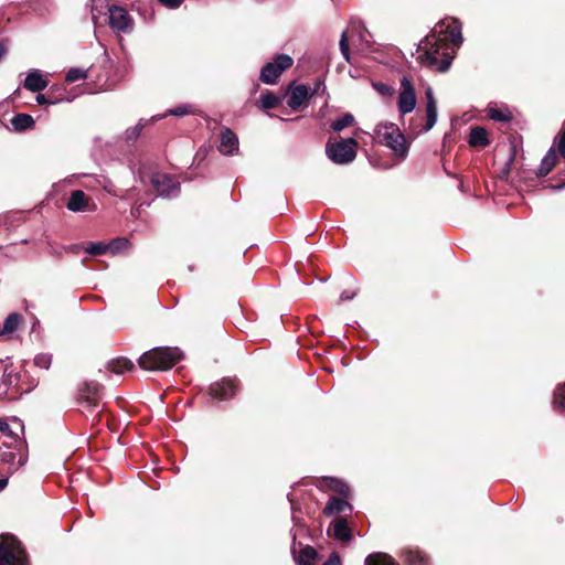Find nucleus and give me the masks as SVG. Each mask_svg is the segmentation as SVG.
I'll return each mask as SVG.
<instances>
[{"label": "nucleus", "mask_w": 565, "mask_h": 565, "mask_svg": "<svg viewBox=\"0 0 565 565\" xmlns=\"http://www.w3.org/2000/svg\"><path fill=\"white\" fill-rule=\"evenodd\" d=\"M332 535L334 536L335 540L342 542H348L351 540L352 533L348 525V522L344 519L339 518L333 521Z\"/></svg>", "instance_id": "6ab92c4d"}, {"label": "nucleus", "mask_w": 565, "mask_h": 565, "mask_svg": "<svg viewBox=\"0 0 565 565\" xmlns=\"http://www.w3.org/2000/svg\"><path fill=\"white\" fill-rule=\"evenodd\" d=\"M354 121V117L352 114H344L341 118L332 121L331 129L333 131H342L344 128L351 126Z\"/></svg>", "instance_id": "7c9ffc66"}, {"label": "nucleus", "mask_w": 565, "mask_h": 565, "mask_svg": "<svg viewBox=\"0 0 565 565\" xmlns=\"http://www.w3.org/2000/svg\"><path fill=\"white\" fill-rule=\"evenodd\" d=\"M553 407L565 413V384L557 386L554 392Z\"/></svg>", "instance_id": "c756f323"}, {"label": "nucleus", "mask_w": 565, "mask_h": 565, "mask_svg": "<svg viewBox=\"0 0 565 565\" xmlns=\"http://www.w3.org/2000/svg\"><path fill=\"white\" fill-rule=\"evenodd\" d=\"M13 447L17 449V452L4 451L1 455V460L4 463L9 465V469L11 470V472L19 470L28 461V451L25 449L26 448L25 441H19L17 444H13Z\"/></svg>", "instance_id": "9b49d317"}, {"label": "nucleus", "mask_w": 565, "mask_h": 565, "mask_svg": "<svg viewBox=\"0 0 565 565\" xmlns=\"http://www.w3.org/2000/svg\"><path fill=\"white\" fill-rule=\"evenodd\" d=\"M550 188L553 191H561V190L565 189V181L559 184H552V185H550Z\"/></svg>", "instance_id": "de8ad7c7"}, {"label": "nucleus", "mask_w": 565, "mask_h": 565, "mask_svg": "<svg viewBox=\"0 0 565 565\" xmlns=\"http://www.w3.org/2000/svg\"><path fill=\"white\" fill-rule=\"evenodd\" d=\"M7 53V46L3 41L0 40V61Z\"/></svg>", "instance_id": "49530a36"}, {"label": "nucleus", "mask_w": 565, "mask_h": 565, "mask_svg": "<svg viewBox=\"0 0 565 565\" xmlns=\"http://www.w3.org/2000/svg\"><path fill=\"white\" fill-rule=\"evenodd\" d=\"M107 370L115 374H124L134 367V363L126 358H117L110 360L107 365Z\"/></svg>", "instance_id": "b1692460"}, {"label": "nucleus", "mask_w": 565, "mask_h": 565, "mask_svg": "<svg viewBox=\"0 0 565 565\" xmlns=\"http://www.w3.org/2000/svg\"><path fill=\"white\" fill-rule=\"evenodd\" d=\"M66 206L72 212H93L97 209L96 204L82 190H75L71 193Z\"/></svg>", "instance_id": "ddd939ff"}, {"label": "nucleus", "mask_w": 565, "mask_h": 565, "mask_svg": "<svg viewBox=\"0 0 565 565\" xmlns=\"http://www.w3.org/2000/svg\"><path fill=\"white\" fill-rule=\"evenodd\" d=\"M310 97L308 86L300 85H291L289 89V99L287 102L288 106L292 109L299 108L308 98Z\"/></svg>", "instance_id": "f3484780"}, {"label": "nucleus", "mask_w": 565, "mask_h": 565, "mask_svg": "<svg viewBox=\"0 0 565 565\" xmlns=\"http://www.w3.org/2000/svg\"><path fill=\"white\" fill-rule=\"evenodd\" d=\"M236 384L233 380L223 379L210 386V395L218 401H226L236 394Z\"/></svg>", "instance_id": "4468645a"}, {"label": "nucleus", "mask_w": 565, "mask_h": 565, "mask_svg": "<svg viewBox=\"0 0 565 565\" xmlns=\"http://www.w3.org/2000/svg\"><path fill=\"white\" fill-rule=\"evenodd\" d=\"M294 63L291 56L287 54H279L275 57L273 62H268L265 64L259 74V79L264 84L273 85L276 84L278 77L281 73L288 70Z\"/></svg>", "instance_id": "423d86ee"}, {"label": "nucleus", "mask_w": 565, "mask_h": 565, "mask_svg": "<svg viewBox=\"0 0 565 565\" xmlns=\"http://www.w3.org/2000/svg\"><path fill=\"white\" fill-rule=\"evenodd\" d=\"M100 386L97 383H84L78 390L77 403L85 409L94 411L98 408L100 402Z\"/></svg>", "instance_id": "9d476101"}, {"label": "nucleus", "mask_w": 565, "mask_h": 565, "mask_svg": "<svg viewBox=\"0 0 565 565\" xmlns=\"http://www.w3.org/2000/svg\"><path fill=\"white\" fill-rule=\"evenodd\" d=\"M340 51L347 62H350V49L348 43L347 32H342L340 39Z\"/></svg>", "instance_id": "58836bf2"}, {"label": "nucleus", "mask_w": 565, "mask_h": 565, "mask_svg": "<svg viewBox=\"0 0 565 565\" xmlns=\"http://www.w3.org/2000/svg\"><path fill=\"white\" fill-rule=\"evenodd\" d=\"M36 102H38L40 105H44V104H46V103H47V100H46V98H45V96H44L43 94H39V95L36 96Z\"/></svg>", "instance_id": "09e8293b"}, {"label": "nucleus", "mask_w": 565, "mask_h": 565, "mask_svg": "<svg viewBox=\"0 0 565 565\" xmlns=\"http://www.w3.org/2000/svg\"><path fill=\"white\" fill-rule=\"evenodd\" d=\"M559 153L565 158V127L559 131L555 138Z\"/></svg>", "instance_id": "ea45409f"}, {"label": "nucleus", "mask_w": 565, "mask_h": 565, "mask_svg": "<svg viewBox=\"0 0 565 565\" xmlns=\"http://www.w3.org/2000/svg\"><path fill=\"white\" fill-rule=\"evenodd\" d=\"M374 87L383 96H391L394 94V88L387 84L377 83L374 84Z\"/></svg>", "instance_id": "79ce46f5"}, {"label": "nucleus", "mask_w": 565, "mask_h": 565, "mask_svg": "<svg viewBox=\"0 0 565 565\" xmlns=\"http://www.w3.org/2000/svg\"><path fill=\"white\" fill-rule=\"evenodd\" d=\"M417 104L415 87L407 76L401 79V90L397 98V109L401 115L411 114Z\"/></svg>", "instance_id": "6e6552de"}, {"label": "nucleus", "mask_w": 565, "mask_h": 565, "mask_svg": "<svg viewBox=\"0 0 565 565\" xmlns=\"http://www.w3.org/2000/svg\"><path fill=\"white\" fill-rule=\"evenodd\" d=\"M162 6L169 8V9H177L179 8L183 0H158Z\"/></svg>", "instance_id": "37998d69"}, {"label": "nucleus", "mask_w": 565, "mask_h": 565, "mask_svg": "<svg viewBox=\"0 0 565 565\" xmlns=\"http://www.w3.org/2000/svg\"><path fill=\"white\" fill-rule=\"evenodd\" d=\"M364 565H399L392 556L385 553H373L370 554L365 561Z\"/></svg>", "instance_id": "a878e982"}, {"label": "nucleus", "mask_w": 565, "mask_h": 565, "mask_svg": "<svg viewBox=\"0 0 565 565\" xmlns=\"http://www.w3.org/2000/svg\"><path fill=\"white\" fill-rule=\"evenodd\" d=\"M17 430H20L23 434L24 425L23 422L18 417L11 418V424H9L6 419L0 418V431L4 434V436L9 439V441H3V445L8 448H12L13 444H17L20 440Z\"/></svg>", "instance_id": "f8f14e48"}, {"label": "nucleus", "mask_w": 565, "mask_h": 565, "mask_svg": "<svg viewBox=\"0 0 565 565\" xmlns=\"http://www.w3.org/2000/svg\"><path fill=\"white\" fill-rule=\"evenodd\" d=\"M52 363V355L49 353H40L34 358V364L38 367L49 370Z\"/></svg>", "instance_id": "c9c22d12"}, {"label": "nucleus", "mask_w": 565, "mask_h": 565, "mask_svg": "<svg viewBox=\"0 0 565 565\" xmlns=\"http://www.w3.org/2000/svg\"><path fill=\"white\" fill-rule=\"evenodd\" d=\"M345 510H352V505L348 501L338 497H331L323 509V513L326 515H332L344 512Z\"/></svg>", "instance_id": "aec40b11"}, {"label": "nucleus", "mask_w": 565, "mask_h": 565, "mask_svg": "<svg viewBox=\"0 0 565 565\" xmlns=\"http://www.w3.org/2000/svg\"><path fill=\"white\" fill-rule=\"evenodd\" d=\"M324 482L329 489L341 494L342 497H349L350 488L349 486L341 479L328 477L324 478Z\"/></svg>", "instance_id": "cd10ccee"}, {"label": "nucleus", "mask_w": 565, "mask_h": 565, "mask_svg": "<svg viewBox=\"0 0 565 565\" xmlns=\"http://www.w3.org/2000/svg\"><path fill=\"white\" fill-rule=\"evenodd\" d=\"M317 556V551L312 546L307 545L300 550L296 559L301 565H313Z\"/></svg>", "instance_id": "c85d7f7f"}, {"label": "nucleus", "mask_w": 565, "mask_h": 565, "mask_svg": "<svg viewBox=\"0 0 565 565\" xmlns=\"http://www.w3.org/2000/svg\"><path fill=\"white\" fill-rule=\"evenodd\" d=\"M108 246V252H110L111 254H115L124 248H126L128 246V241L126 238H117V239H114L113 242H110L109 244H107Z\"/></svg>", "instance_id": "4c0bfd02"}, {"label": "nucleus", "mask_w": 565, "mask_h": 565, "mask_svg": "<svg viewBox=\"0 0 565 565\" xmlns=\"http://www.w3.org/2000/svg\"><path fill=\"white\" fill-rule=\"evenodd\" d=\"M109 26L116 33H130L134 29V19L128 11L119 6L108 7Z\"/></svg>", "instance_id": "0eeeda50"}, {"label": "nucleus", "mask_w": 565, "mask_h": 565, "mask_svg": "<svg viewBox=\"0 0 565 565\" xmlns=\"http://www.w3.org/2000/svg\"><path fill=\"white\" fill-rule=\"evenodd\" d=\"M178 348L158 347L145 352L138 360L141 369L147 371H167L182 360Z\"/></svg>", "instance_id": "f03ea898"}, {"label": "nucleus", "mask_w": 565, "mask_h": 565, "mask_svg": "<svg viewBox=\"0 0 565 565\" xmlns=\"http://www.w3.org/2000/svg\"><path fill=\"white\" fill-rule=\"evenodd\" d=\"M25 553L20 542L8 535L0 536V565H24Z\"/></svg>", "instance_id": "39448f33"}, {"label": "nucleus", "mask_w": 565, "mask_h": 565, "mask_svg": "<svg viewBox=\"0 0 565 565\" xmlns=\"http://www.w3.org/2000/svg\"><path fill=\"white\" fill-rule=\"evenodd\" d=\"M461 29V23L457 19H452L448 22L441 21L436 24L430 34L418 44L417 60L420 64L439 72H447L450 67V61L448 58L439 60V50L443 47V43L447 38L455 45L459 46L463 41Z\"/></svg>", "instance_id": "f257e3e1"}, {"label": "nucleus", "mask_w": 565, "mask_h": 565, "mask_svg": "<svg viewBox=\"0 0 565 565\" xmlns=\"http://www.w3.org/2000/svg\"><path fill=\"white\" fill-rule=\"evenodd\" d=\"M97 18L98 17L95 14L94 10H92V20L94 21V23H96Z\"/></svg>", "instance_id": "3c124183"}, {"label": "nucleus", "mask_w": 565, "mask_h": 565, "mask_svg": "<svg viewBox=\"0 0 565 565\" xmlns=\"http://www.w3.org/2000/svg\"><path fill=\"white\" fill-rule=\"evenodd\" d=\"M358 145L354 138L328 141L326 145V153L333 163L348 164L355 159Z\"/></svg>", "instance_id": "20e7f679"}, {"label": "nucleus", "mask_w": 565, "mask_h": 565, "mask_svg": "<svg viewBox=\"0 0 565 565\" xmlns=\"http://www.w3.org/2000/svg\"><path fill=\"white\" fill-rule=\"evenodd\" d=\"M426 97V124L423 128L424 132H428L437 122V103L434 96V90L428 86L425 90Z\"/></svg>", "instance_id": "2eb2a0df"}, {"label": "nucleus", "mask_w": 565, "mask_h": 565, "mask_svg": "<svg viewBox=\"0 0 565 565\" xmlns=\"http://www.w3.org/2000/svg\"><path fill=\"white\" fill-rule=\"evenodd\" d=\"M87 77V72L83 68L74 67L71 68L66 74L67 82H76Z\"/></svg>", "instance_id": "e433bc0d"}, {"label": "nucleus", "mask_w": 565, "mask_h": 565, "mask_svg": "<svg viewBox=\"0 0 565 565\" xmlns=\"http://www.w3.org/2000/svg\"><path fill=\"white\" fill-rule=\"evenodd\" d=\"M468 142L471 147H487L490 143L487 130L482 127L471 128Z\"/></svg>", "instance_id": "5701e85b"}, {"label": "nucleus", "mask_w": 565, "mask_h": 565, "mask_svg": "<svg viewBox=\"0 0 565 565\" xmlns=\"http://www.w3.org/2000/svg\"><path fill=\"white\" fill-rule=\"evenodd\" d=\"M322 565H341L340 556L337 553H332Z\"/></svg>", "instance_id": "c03bdc74"}, {"label": "nucleus", "mask_w": 565, "mask_h": 565, "mask_svg": "<svg viewBox=\"0 0 565 565\" xmlns=\"http://www.w3.org/2000/svg\"><path fill=\"white\" fill-rule=\"evenodd\" d=\"M8 486V479L7 478H0V491L4 490Z\"/></svg>", "instance_id": "8fccbe9b"}, {"label": "nucleus", "mask_w": 565, "mask_h": 565, "mask_svg": "<svg viewBox=\"0 0 565 565\" xmlns=\"http://www.w3.org/2000/svg\"><path fill=\"white\" fill-rule=\"evenodd\" d=\"M193 113H194V108L191 105L183 104V105H180V106L169 109L164 114V116L171 115V116L182 117V116L190 115Z\"/></svg>", "instance_id": "f704fd0d"}, {"label": "nucleus", "mask_w": 565, "mask_h": 565, "mask_svg": "<svg viewBox=\"0 0 565 565\" xmlns=\"http://www.w3.org/2000/svg\"><path fill=\"white\" fill-rule=\"evenodd\" d=\"M11 125L17 131H24L34 125V119L28 114H18L12 117Z\"/></svg>", "instance_id": "393cba45"}, {"label": "nucleus", "mask_w": 565, "mask_h": 565, "mask_svg": "<svg viewBox=\"0 0 565 565\" xmlns=\"http://www.w3.org/2000/svg\"><path fill=\"white\" fill-rule=\"evenodd\" d=\"M375 132L382 143L388 147L395 156L404 159L407 156L408 147L399 128L392 122L379 124Z\"/></svg>", "instance_id": "7ed1b4c3"}, {"label": "nucleus", "mask_w": 565, "mask_h": 565, "mask_svg": "<svg viewBox=\"0 0 565 565\" xmlns=\"http://www.w3.org/2000/svg\"><path fill=\"white\" fill-rule=\"evenodd\" d=\"M488 116L490 119L500 122H508L512 119V116L509 110H501L493 107L489 108Z\"/></svg>", "instance_id": "2f4dec72"}, {"label": "nucleus", "mask_w": 565, "mask_h": 565, "mask_svg": "<svg viewBox=\"0 0 565 565\" xmlns=\"http://www.w3.org/2000/svg\"><path fill=\"white\" fill-rule=\"evenodd\" d=\"M21 321H22L21 315L17 313V312L10 313L3 322V327L0 330V335L13 333L18 329Z\"/></svg>", "instance_id": "bb28decb"}, {"label": "nucleus", "mask_w": 565, "mask_h": 565, "mask_svg": "<svg viewBox=\"0 0 565 565\" xmlns=\"http://www.w3.org/2000/svg\"><path fill=\"white\" fill-rule=\"evenodd\" d=\"M557 163V154L553 148H551L543 157L541 164L537 169L539 177H546Z\"/></svg>", "instance_id": "412c9836"}, {"label": "nucleus", "mask_w": 565, "mask_h": 565, "mask_svg": "<svg viewBox=\"0 0 565 565\" xmlns=\"http://www.w3.org/2000/svg\"><path fill=\"white\" fill-rule=\"evenodd\" d=\"M150 183L162 198H174L180 192V184L164 173L153 172L150 174Z\"/></svg>", "instance_id": "1a4fd4ad"}, {"label": "nucleus", "mask_w": 565, "mask_h": 565, "mask_svg": "<svg viewBox=\"0 0 565 565\" xmlns=\"http://www.w3.org/2000/svg\"><path fill=\"white\" fill-rule=\"evenodd\" d=\"M85 252L90 255L98 256V255H103V254L107 253L108 246H107V244H104L102 242H90L85 247Z\"/></svg>", "instance_id": "72a5a7b5"}, {"label": "nucleus", "mask_w": 565, "mask_h": 565, "mask_svg": "<svg viewBox=\"0 0 565 565\" xmlns=\"http://www.w3.org/2000/svg\"><path fill=\"white\" fill-rule=\"evenodd\" d=\"M141 129H142V126L141 125H136L129 129L126 130L125 135H126V139L128 141L130 140H135L136 138H138V136L140 135L141 132Z\"/></svg>", "instance_id": "a19ab883"}, {"label": "nucleus", "mask_w": 565, "mask_h": 565, "mask_svg": "<svg viewBox=\"0 0 565 565\" xmlns=\"http://www.w3.org/2000/svg\"><path fill=\"white\" fill-rule=\"evenodd\" d=\"M354 297V292H351V291H343L340 296V299L343 300V301H347V300H351L353 299Z\"/></svg>", "instance_id": "a18cd8bd"}, {"label": "nucleus", "mask_w": 565, "mask_h": 565, "mask_svg": "<svg viewBox=\"0 0 565 565\" xmlns=\"http://www.w3.org/2000/svg\"><path fill=\"white\" fill-rule=\"evenodd\" d=\"M220 139L218 150L222 154L233 156L238 151V138L230 128L221 130Z\"/></svg>", "instance_id": "dca6fc26"}, {"label": "nucleus", "mask_w": 565, "mask_h": 565, "mask_svg": "<svg viewBox=\"0 0 565 565\" xmlns=\"http://www.w3.org/2000/svg\"><path fill=\"white\" fill-rule=\"evenodd\" d=\"M402 558L407 565H427V557L422 554V552L417 548H405L402 552Z\"/></svg>", "instance_id": "4be33fe9"}, {"label": "nucleus", "mask_w": 565, "mask_h": 565, "mask_svg": "<svg viewBox=\"0 0 565 565\" xmlns=\"http://www.w3.org/2000/svg\"><path fill=\"white\" fill-rule=\"evenodd\" d=\"M47 84L49 82L44 78L42 73L34 68L28 73L23 86L32 93H38L46 88Z\"/></svg>", "instance_id": "a211bd4d"}, {"label": "nucleus", "mask_w": 565, "mask_h": 565, "mask_svg": "<svg viewBox=\"0 0 565 565\" xmlns=\"http://www.w3.org/2000/svg\"><path fill=\"white\" fill-rule=\"evenodd\" d=\"M278 104H279V98L270 92L263 94L260 97V105L264 109H273Z\"/></svg>", "instance_id": "473e14b6"}, {"label": "nucleus", "mask_w": 565, "mask_h": 565, "mask_svg": "<svg viewBox=\"0 0 565 565\" xmlns=\"http://www.w3.org/2000/svg\"><path fill=\"white\" fill-rule=\"evenodd\" d=\"M140 175H141L142 182H146V180H145L146 175H145L143 171H140Z\"/></svg>", "instance_id": "603ef678"}]
</instances>
